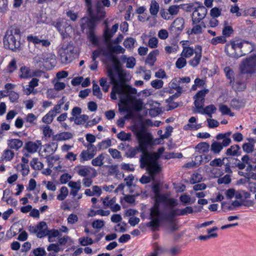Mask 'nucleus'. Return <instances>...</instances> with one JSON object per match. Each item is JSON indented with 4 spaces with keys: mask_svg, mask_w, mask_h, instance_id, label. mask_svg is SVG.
Segmentation results:
<instances>
[{
    "mask_svg": "<svg viewBox=\"0 0 256 256\" xmlns=\"http://www.w3.org/2000/svg\"><path fill=\"white\" fill-rule=\"evenodd\" d=\"M108 76L111 79V82L114 84L110 94V97L112 100L117 99L116 94L120 98L118 104L119 110L120 112H128L130 110V107H132L137 111H140L144 107L142 101L140 99H136L135 94L137 90L135 88H132L125 84L124 74L118 70L108 72Z\"/></svg>",
    "mask_w": 256,
    "mask_h": 256,
    "instance_id": "f257e3e1",
    "label": "nucleus"
},
{
    "mask_svg": "<svg viewBox=\"0 0 256 256\" xmlns=\"http://www.w3.org/2000/svg\"><path fill=\"white\" fill-rule=\"evenodd\" d=\"M134 134L138 142V146L136 148L134 152L140 150L142 152L140 158L141 166L147 167L148 170L152 176L160 172V168L158 164L157 160L160 155L163 153L164 148L163 147L158 149L156 152L152 154L146 152L148 146L150 145L152 139V135L144 129H136Z\"/></svg>",
    "mask_w": 256,
    "mask_h": 256,
    "instance_id": "f03ea898",
    "label": "nucleus"
},
{
    "mask_svg": "<svg viewBox=\"0 0 256 256\" xmlns=\"http://www.w3.org/2000/svg\"><path fill=\"white\" fill-rule=\"evenodd\" d=\"M172 208L166 202H154V206L150 210V226L156 228L163 220H172L170 210Z\"/></svg>",
    "mask_w": 256,
    "mask_h": 256,
    "instance_id": "7ed1b4c3",
    "label": "nucleus"
},
{
    "mask_svg": "<svg viewBox=\"0 0 256 256\" xmlns=\"http://www.w3.org/2000/svg\"><path fill=\"white\" fill-rule=\"evenodd\" d=\"M86 4L88 9V12L92 18L90 20V25L89 28V32L88 34V38L90 41L94 44L96 45L98 44V38L96 36L93 28L94 26V20L102 18L104 17L105 16V12H104L103 8L102 6V4L100 2H98L96 4V10H97V16L95 17L92 14V2L91 0H84Z\"/></svg>",
    "mask_w": 256,
    "mask_h": 256,
    "instance_id": "20e7f679",
    "label": "nucleus"
},
{
    "mask_svg": "<svg viewBox=\"0 0 256 256\" xmlns=\"http://www.w3.org/2000/svg\"><path fill=\"white\" fill-rule=\"evenodd\" d=\"M239 70L242 74L250 78L256 74V54H251L243 58L239 64Z\"/></svg>",
    "mask_w": 256,
    "mask_h": 256,
    "instance_id": "39448f33",
    "label": "nucleus"
},
{
    "mask_svg": "<svg viewBox=\"0 0 256 256\" xmlns=\"http://www.w3.org/2000/svg\"><path fill=\"white\" fill-rule=\"evenodd\" d=\"M34 61L38 66H43L47 70H52L56 63V55L50 52H46L38 55L34 58Z\"/></svg>",
    "mask_w": 256,
    "mask_h": 256,
    "instance_id": "423d86ee",
    "label": "nucleus"
},
{
    "mask_svg": "<svg viewBox=\"0 0 256 256\" xmlns=\"http://www.w3.org/2000/svg\"><path fill=\"white\" fill-rule=\"evenodd\" d=\"M194 54V56L190 60L188 63L192 67L198 66L200 62L202 56V48L200 45L196 46L194 49L192 47L184 48L181 52V56L185 58H189Z\"/></svg>",
    "mask_w": 256,
    "mask_h": 256,
    "instance_id": "0eeeda50",
    "label": "nucleus"
},
{
    "mask_svg": "<svg viewBox=\"0 0 256 256\" xmlns=\"http://www.w3.org/2000/svg\"><path fill=\"white\" fill-rule=\"evenodd\" d=\"M75 48L70 42L64 44L58 50L61 62L64 64L71 62L76 56Z\"/></svg>",
    "mask_w": 256,
    "mask_h": 256,
    "instance_id": "6e6552de",
    "label": "nucleus"
},
{
    "mask_svg": "<svg viewBox=\"0 0 256 256\" xmlns=\"http://www.w3.org/2000/svg\"><path fill=\"white\" fill-rule=\"evenodd\" d=\"M19 37L16 30L14 34L12 32H8L4 38V46L12 50H16L20 45V42L18 40Z\"/></svg>",
    "mask_w": 256,
    "mask_h": 256,
    "instance_id": "1a4fd4ad",
    "label": "nucleus"
},
{
    "mask_svg": "<svg viewBox=\"0 0 256 256\" xmlns=\"http://www.w3.org/2000/svg\"><path fill=\"white\" fill-rule=\"evenodd\" d=\"M152 191L154 193V202H166L170 207H174L178 204L176 200L170 198L166 194H160L159 193L158 186L156 184L152 187Z\"/></svg>",
    "mask_w": 256,
    "mask_h": 256,
    "instance_id": "9d476101",
    "label": "nucleus"
},
{
    "mask_svg": "<svg viewBox=\"0 0 256 256\" xmlns=\"http://www.w3.org/2000/svg\"><path fill=\"white\" fill-rule=\"evenodd\" d=\"M239 40H230L225 46V52L227 55L233 58H238L241 57L240 52Z\"/></svg>",
    "mask_w": 256,
    "mask_h": 256,
    "instance_id": "9b49d317",
    "label": "nucleus"
},
{
    "mask_svg": "<svg viewBox=\"0 0 256 256\" xmlns=\"http://www.w3.org/2000/svg\"><path fill=\"white\" fill-rule=\"evenodd\" d=\"M29 231L36 234L38 238H42L46 236L48 232V226L44 222H40L34 226H30Z\"/></svg>",
    "mask_w": 256,
    "mask_h": 256,
    "instance_id": "f8f14e48",
    "label": "nucleus"
},
{
    "mask_svg": "<svg viewBox=\"0 0 256 256\" xmlns=\"http://www.w3.org/2000/svg\"><path fill=\"white\" fill-rule=\"evenodd\" d=\"M75 170L78 174L83 177H86L92 174V178H94L96 176V172L94 168L90 166H86L78 165L75 167Z\"/></svg>",
    "mask_w": 256,
    "mask_h": 256,
    "instance_id": "ddd939ff",
    "label": "nucleus"
},
{
    "mask_svg": "<svg viewBox=\"0 0 256 256\" xmlns=\"http://www.w3.org/2000/svg\"><path fill=\"white\" fill-rule=\"evenodd\" d=\"M184 20L182 18H178L170 26L169 30L172 33L178 35L184 29Z\"/></svg>",
    "mask_w": 256,
    "mask_h": 256,
    "instance_id": "4468645a",
    "label": "nucleus"
},
{
    "mask_svg": "<svg viewBox=\"0 0 256 256\" xmlns=\"http://www.w3.org/2000/svg\"><path fill=\"white\" fill-rule=\"evenodd\" d=\"M101 200L104 207L110 208L113 212H116L120 210V206L116 204V198H110L106 196L104 198H102Z\"/></svg>",
    "mask_w": 256,
    "mask_h": 256,
    "instance_id": "2eb2a0df",
    "label": "nucleus"
},
{
    "mask_svg": "<svg viewBox=\"0 0 256 256\" xmlns=\"http://www.w3.org/2000/svg\"><path fill=\"white\" fill-rule=\"evenodd\" d=\"M208 92V89H204L198 92L194 96V105L196 110H200L202 108L204 100V96Z\"/></svg>",
    "mask_w": 256,
    "mask_h": 256,
    "instance_id": "dca6fc26",
    "label": "nucleus"
},
{
    "mask_svg": "<svg viewBox=\"0 0 256 256\" xmlns=\"http://www.w3.org/2000/svg\"><path fill=\"white\" fill-rule=\"evenodd\" d=\"M240 52L241 56L252 52L254 50V44L248 41L239 40Z\"/></svg>",
    "mask_w": 256,
    "mask_h": 256,
    "instance_id": "f3484780",
    "label": "nucleus"
},
{
    "mask_svg": "<svg viewBox=\"0 0 256 256\" xmlns=\"http://www.w3.org/2000/svg\"><path fill=\"white\" fill-rule=\"evenodd\" d=\"M206 13L207 10L204 6H198L192 12V19L194 22H199L206 16Z\"/></svg>",
    "mask_w": 256,
    "mask_h": 256,
    "instance_id": "a211bd4d",
    "label": "nucleus"
},
{
    "mask_svg": "<svg viewBox=\"0 0 256 256\" xmlns=\"http://www.w3.org/2000/svg\"><path fill=\"white\" fill-rule=\"evenodd\" d=\"M116 70H118L122 72L124 74V78L126 77V74H125L124 71L123 70H120V69H119L118 68H116L114 69H112V68L108 69V72H107L108 76L109 78H110V76H108V72L110 70H112V72H114V71H115ZM110 82H108V78H102L100 80V84L102 87V89L104 92H106L108 91V90H109V88L110 86V84H112L114 85V84L111 82L110 78Z\"/></svg>",
    "mask_w": 256,
    "mask_h": 256,
    "instance_id": "6ab92c4d",
    "label": "nucleus"
},
{
    "mask_svg": "<svg viewBox=\"0 0 256 256\" xmlns=\"http://www.w3.org/2000/svg\"><path fill=\"white\" fill-rule=\"evenodd\" d=\"M41 146L42 142L40 140L30 141L25 144L24 148L28 152L34 154L38 151Z\"/></svg>",
    "mask_w": 256,
    "mask_h": 256,
    "instance_id": "aec40b11",
    "label": "nucleus"
},
{
    "mask_svg": "<svg viewBox=\"0 0 256 256\" xmlns=\"http://www.w3.org/2000/svg\"><path fill=\"white\" fill-rule=\"evenodd\" d=\"M232 134L231 132H228L224 134H220L216 136L217 140H222V143H220L223 147L228 146L232 142L230 136Z\"/></svg>",
    "mask_w": 256,
    "mask_h": 256,
    "instance_id": "412c9836",
    "label": "nucleus"
},
{
    "mask_svg": "<svg viewBox=\"0 0 256 256\" xmlns=\"http://www.w3.org/2000/svg\"><path fill=\"white\" fill-rule=\"evenodd\" d=\"M193 212L192 208L191 206H187L182 210L172 209L170 210V214L172 218L176 216H184L188 214H191Z\"/></svg>",
    "mask_w": 256,
    "mask_h": 256,
    "instance_id": "4be33fe9",
    "label": "nucleus"
},
{
    "mask_svg": "<svg viewBox=\"0 0 256 256\" xmlns=\"http://www.w3.org/2000/svg\"><path fill=\"white\" fill-rule=\"evenodd\" d=\"M68 186L71 188L70 194L75 197L78 195V192L81 188V183L80 180L76 182L70 181L68 183Z\"/></svg>",
    "mask_w": 256,
    "mask_h": 256,
    "instance_id": "5701e85b",
    "label": "nucleus"
},
{
    "mask_svg": "<svg viewBox=\"0 0 256 256\" xmlns=\"http://www.w3.org/2000/svg\"><path fill=\"white\" fill-rule=\"evenodd\" d=\"M160 54V51L158 49L150 52L148 55L146 62L150 66H153L156 60V57Z\"/></svg>",
    "mask_w": 256,
    "mask_h": 256,
    "instance_id": "b1692460",
    "label": "nucleus"
},
{
    "mask_svg": "<svg viewBox=\"0 0 256 256\" xmlns=\"http://www.w3.org/2000/svg\"><path fill=\"white\" fill-rule=\"evenodd\" d=\"M168 87L170 90V93H172V90H174L178 94V96H180L182 92V88L180 86L178 79L177 78H173L168 84Z\"/></svg>",
    "mask_w": 256,
    "mask_h": 256,
    "instance_id": "393cba45",
    "label": "nucleus"
},
{
    "mask_svg": "<svg viewBox=\"0 0 256 256\" xmlns=\"http://www.w3.org/2000/svg\"><path fill=\"white\" fill-rule=\"evenodd\" d=\"M216 110V107L213 104H210L204 108H202L200 110H197L196 112L201 114H207L209 117L212 118V114L215 113Z\"/></svg>",
    "mask_w": 256,
    "mask_h": 256,
    "instance_id": "a878e982",
    "label": "nucleus"
},
{
    "mask_svg": "<svg viewBox=\"0 0 256 256\" xmlns=\"http://www.w3.org/2000/svg\"><path fill=\"white\" fill-rule=\"evenodd\" d=\"M7 144L10 148L18 150L22 146L23 142L19 139L12 138L8 140Z\"/></svg>",
    "mask_w": 256,
    "mask_h": 256,
    "instance_id": "bb28decb",
    "label": "nucleus"
},
{
    "mask_svg": "<svg viewBox=\"0 0 256 256\" xmlns=\"http://www.w3.org/2000/svg\"><path fill=\"white\" fill-rule=\"evenodd\" d=\"M18 76L20 78L26 79L32 77L33 74L29 68L24 66L20 68Z\"/></svg>",
    "mask_w": 256,
    "mask_h": 256,
    "instance_id": "cd10ccee",
    "label": "nucleus"
},
{
    "mask_svg": "<svg viewBox=\"0 0 256 256\" xmlns=\"http://www.w3.org/2000/svg\"><path fill=\"white\" fill-rule=\"evenodd\" d=\"M212 159V156L210 154H202L196 156L195 158V164L197 166L200 165L202 162L206 164Z\"/></svg>",
    "mask_w": 256,
    "mask_h": 256,
    "instance_id": "c85d7f7f",
    "label": "nucleus"
},
{
    "mask_svg": "<svg viewBox=\"0 0 256 256\" xmlns=\"http://www.w3.org/2000/svg\"><path fill=\"white\" fill-rule=\"evenodd\" d=\"M72 137V134L69 132H62L55 135L54 140L56 141H62L69 140Z\"/></svg>",
    "mask_w": 256,
    "mask_h": 256,
    "instance_id": "c756f323",
    "label": "nucleus"
},
{
    "mask_svg": "<svg viewBox=\"0 0 256 256\" xmlns=\"http://www.w3.org/2000/svg\"><path fill=\"white\" fill-rule=\"evenodd\" d=\"M14 153L10 149L4 150L0 158V160L2 162L10 161L14 158Z\"/></svg>",
    "mask_w": 256,
    "mask_h": 256,
    "instance_id": "7c9ffc66",
    "label": "nucleus"
},
{
    "mask_svg": "<svg viewBox=\"0 0 256 256\" xmlns=\"http://www.w3.org/2000/svg\"><path fill=\"white\" fill-rule=\"evenodd\" d=\"M255 142L254 139L249 140V142L244 143L242 145L243 150L246 153H250L254 151Z\"/></svg>",
    "mask_w": 256,
    "mask_h": 256,
    "instance_id": "2f4dec72",
    "label": "nucleus"
},
{
    "mask_svg": "<svg viewBox=\"0 0 256 256\" xmlns=\"http://www.w3.org/2000/svg\"><path fill=\"white\" fill-rule=\"evenodd\" d=\"M64 28L61 32V35L63 38H66L69 36L73 32L72 26L66 22H64Z\"/></svg>",
    "mask_w": 256,
    "mask_h": 256,
    "instance_id": "473e14b6",
    "label": "nucleus"
},
{
    "mask_svg": "<svg viewBox=\"0 0 256 256\" xmlns=\"http://www.w3.org/2000/svg\"><path fill=\"white\" fill-rule=\"evenodd\" d=\"M196 150L200 154L207 152L210 150V145L206 142H201L196 146Z\"/></svg>",
    "mask_w": 256,
    "mask_h": 256,
    "instance_id": "72a5a7b5",
    "label": "nucleus"
},
{
    "mask_svg": "<svg viewBox=\"0 0 256 256\" xmlns=\"http://www.w3.org/2000/svg\"><path fill=\"white\" fill-rule=\"evenodd\" d=\"M68 194V188L64 186H62L59 190L56 199L60 201L64 200Z\"/></svg>",
    "mask_w": 256,
    "mask_h": 256,
    "instance_id": "f704fd0d",
    "label": "nucleus"
},
{
    "mask_svg": "<svg viewBox=\"0 0 256 256\" xmlns=\"http://www.w3.org/2000/svg\"><path fill=\"white\" fill-rule=\"evenodd\" d=\"M196 117L192 116L188 120V123L186 125L191 130H196L201 128L200 124L196 122Z\"/></svg>",
    "mask_w": 256,
    "mask_h": 256,
    "instance_id": "c9c22d12",
    "label": "nucleus"
},
{
    "mask_svg": "<svg viewBox=\"0 0 256 256\" xmlns=\"http://www.w3.org/2000/svg\"><path fill=\"white\" fill-rule=\"evenodd\" d=\"M105 155L103 154H99L96 158L92 160V164L95 166H101L104 164Z\"/></svg>",
    "mask_w": 256,
    "mask_h": 256,
    "instance_id": "e433bc0d",
    "label": "nucleus"
},
{
    "mask_svg": "<svg viewBox=\"0 0 256 256\" xmlns=\"http://www.w3.org/2000/svg\"><path fill=\"white\" fill-rule=\"evenodd\" d=\"M88 119V116L86 114H82L79 116H76V118H71L70 120L71 121L74 120V122L77 124H84Z\"/></svg>",
    "mask_w": 256,
    "mask_h": 256,
    "instance_id": "4c0bfd02",
    "label": "nucleus"
},
{
    "mask_svg": "<svg viewBox=\"0 0 256 256\" xmlns=\"http://www.w3.org/2000/svg\"><path fill=\"white\" fill-rule=\"evenodd\" d=\"M160 9L158 4L155 0H152L150 8V14L152 16H156Z\"/></svg>",
    "mask_w": 256,
    "mask_h": 256,
    "instance_id": "58836bf2",
    "label": "nucleus"
},
{
    "mask_svg": "<svg viewBox=\"0 0 256 256\" xmlns=\"http://www.w3.org/2000/svg\"><path fill=\"white\" fill-rule=\"evenodd\" d=\"M234 88L238 91H242L246 88V84L244 81L237 80L235 83H233Z\"/></svg>",
    "mask_w": 256,
    "mask_h": 256,
    "instance_id": "ea45409f",
    "label": "nucleus"
},
{
    "mask_svg": "<svg viewBox=\"0 0 256 256\" xmlns=\"http://www.w3.org/2000/svg\"><path fill=\"white\" fill-rule=\"evenodd\" d=\"M118 24H116L112 26L111 31H110L108 28L104 32V35L106 36V38L107 40H108L110 38H112L113 36V35L114 34H115L116 32V31L118 30Z\"/></svg>",
    "mask_w": 256,
    "mask_h": 256,
    "instance_id": "a19ab883",
    "label": "nucleus"
},
{
    "mask_svg": "<svg viewBox=\"0 0 256 256\" xmlns=\"http://www.w3.org/2000/svg\"><path fill=\"white\" fill-rule=\"evenodd\" d=\"M80 161L84 163L85 161L91 160L93 156L86 150H82L80 154Z\"/></svg>",
    "mask_w": 256,
    "mask_h": 256,
    "instance_id": "79ce46f5",
    "label": "nucleus"
},
{
    "mask_svg": "<svg viewBox=\"0 0 256 256\" xmlns=\"http://www.w3.org/2000/svg\"><path fill=\"white\" fill-rule=\"evenodd\" d=\"M222 148V145L219 142H214L211 144L210 150L214 154H218Z\"/></svg>",
    "mask_w": 256,
    "mask_h": 256,
    "instance_id": "37998d69",
    "label": "nucleus"
},
{
    "mask_svg": "<svg viewBox=\"0 0 256 256\" xmlns=\"http://www.w3.org/2000/svg\"><path fill=\"white\" fill-rule=\"evenodd\" d=\"M104 225L105 222L100 219L95 220L92 223V228L98 230L102 229Z\"/></svg>",
    "mask_w": 256,
    "mask_h": 256,
    "instance_id": "c03bdc74",
    "label": "nucleus"
},
{
    "mask_svg": "<svg viewBox=\"0 0 256 256\" xmlns=\"http://www.w3.org/2000/svg\"><path fill=\"white\" fill-rule=\"evenodd\" d=\"M240 150V147L238 144L232 146L230 148L226 150V154L227 156H236L238 151Z\"/></svg>",
    "mask_w": 256,
    "mask_h": 256,
    "instance_id": "a18cd8bd",
    "label": "nucleus"
},
{
    "mask_svg": "<svg viewBox=\"0 0 256 256\" xmlns=\"http://www.w3.org/2000/svg\"><path fill=\"white\" fill-rule=\"evenodd\" d=\"M46 158V162L48 163V166L51 168L54 166L55 162L58 161L60 159L59 156L58 155L55 156H45Z\"/></svg>",
    "mask_w": 256,
    "mask_h": 256,
    "instance_id": "49530a36",
    "label": "nucleus"
},
{
    "mask_svg": "<svg viewBox=\"0 0 256 256\" xmlns=\"http://www.w3.org/2000/svg\"><path fill=\"white\" fill-rule=\"evenodd\" d=\"M202 27L200 24L194 25L192 29L188 30V34H198L202 33Z\"/></svg>",
    "mask_w": 256,
    "mask_h": 256,
    "instance_id": "de8ad7c7",
    "label": "nucleus"
},
{
    "mask_svg": "<svg viewBox=\"0 0 256 256\" xmlns=\"http://www.w3.org/2000/svg\"><path fill=\"white\" fill-rule=\"evenodd\" d=\"M48 240L49 242H53L54 240V238L58 237L60 235V232L58 230L52 229L51 230H48Z\"/></svg>",
    "mask_w": 256,
    "mask_h": 256,
    "instance_id": "09e8293b",
    "label": "nucleus"
},
{
    "mask_svg": "<svg viewBox=\"0 0 256 256\" xmlns=\"http://www.w3.org/2000/svg\"><path fill=\"white\" fill-rule=\"evenodd\" d=\"M136 40L132 38H128L124 42V46L128 49L132 50L134 48Z\"/></svg>",
    "mask_w": 256,
    "mask_h": 256,
    "instance_id": "8fccbe9b",
    "label": "nucleus"
},
{
    "mask_svg": "<svg viewBox=\"0 0 256 256\" xmlns=\"http://www.w3.org/2000/svg\"><path fill=\"white\" fill-rule=\"evenodd\" d=\"M31 166L34 170H40L43 168L44 164L38 161V158H34L30 162Z\"/></svg>",
    "mask_w": 256,
    "mask_h": 256,
    "instance_id": "3c124183",
    "label": "nucleus"
},
{
    "mask_svg": "<svg viewBox=\"0 0 256 256\" xmlns=\"http://www.w3.org/2000/svg\"><path fill=\"white\" fill-rule=\"evenodd\" d=\"M117 138L122 141H129L131 140L132 134L122 131L117 134Z\"/></svg>",
    "mask_w": 256,
    "mask_h": 256,
    "instance_id": "603ef678",
    "label": "nucleus"
},
{
    "mask_svg": "<svg viewBox=\"0 0 256 256\" xmlns=\"http://www.w3.org/2000/svg\"><path fill=\"white\" fill-rule=\"evenodd\" d=\"M8 10V0H0V14H6Z\"/></svg>",
    "mask_w": 256,
    "mask_h": 256,
    "instance_id": "864d4df0",
    "label": "nucleus"
},
{
    "mask_svg": "<svg viewBox=\"0 0 256 256\" xmlns=\"http://www.w3.org/2000/svg\"><path fill=\"white\" fill-rule=\"evenodd\" d=\"M224 72L228 79L230 80V83L231 84L234 80V72L231 68L228 66L224 68Z\"/></svg>",
    "mask_w": 256,
    "mask_h": 256,
    "instance_id": "5fc2aeb1",
    "label": "nucleus"
},
{
    "mask_svg": "<svg viewBox=\"0 0 256 256\" xmlns=\"http://www.w3.org/2000/svg\"><path fill=\"white\" fill-rule=\"evenodd\" d=\"M219 110L222 115H229L230 116H234V115L232 112H231L230 108L224 104L219 106Z\"/></svg>",
    "mask_w": 256,
    "mask_h": 256,
    "instance_id": "6e6d98bb",
    "label": "nucleus"
},
{
    "mask_svg": "<svg viewBox=\"0 0 256 256\" xmlns=\"http://www.w3.org/2000/svg\"><path fill=\"white\" fill-rule=\"evenodd\" d=\"M64 104V106L63 109L64 111H67L69 109L70 102H66V98L65 96H62V98L58 102V103L56 105L62 108V106Z\"/></svg>",
    "mask_w": 256,
    "mask_h": 256,
    "instance_id": "4d7b16f0",
    "label": "nucleus"
},
{
    "mask_svg": "<svg viewBox=\"0 0 256 256\" xmlns=\"http://www.w3.org/2000/svg\"><path fill=\"white\" fill-rule=\"evenodd\" d=\"M226 42V40L224 36H218L212 38L210 40V43L213 45H216L218 44H224Z\"/></svg>",
    "mask_w": 256,
    "mask_h": 256,
    "instance_id": "13d9d810",
    "label": "nucleus"
},
{
    "mask_svg": "<svg viewBox=\"0 0 256 256\" xmlns=\"http://www.w3.org/2000/svg\"><path fill=\"white\" fill-rule=\"evenodd\" d=\"M186 58L182 56L178 58L175 64L176 68L181 69L184 67L186 64Z\"/></svg>",
    "mask_w": 256,
    "mask_h": 256,
    "instance_id": "bf43d9fd",
    "label": "nucleus"
},
{
    "mask_svg": "<svg viewBox=\"0 0 256 256\" xmlns=\"http://www.w3.org/2000/svg\"><path fill=\"white\" fill-rule=\"evenodd\" d=\"M110 50L112 52L118 54H124L125 52V49L119 45L116 46H110L108 47Z\"/></svg>",
    "mask_w": 256,
    "mask_h": 256,
    "instance_id": "052dcab7",
    "label": "nucleus"
},
{
    "mask_svg": "<svg viewBox=\"0 0 256 256\" xmlns=\"http://www.w3.org/2000/svg\"><path fill=\"white\" fill-rule=\"evenodd\" d=\"M46 94L47 98L51 99H54L58 96V92L54 88H48Z\"/></svg>",
    "mask_w": 256,
    "mask_h": 256,
    "instance_id": "680f3d73",
    "label": "nucleus"
},
{
    "mask_svg": "<svg viewBox=\"0 0 256 256\" xmlns=\"http://www.w3.org/2000/svg\"><path fill=\"white\" fill-rule=\"evenodd\" d=\"M78 240L80 244L84 246L90 245L94 243L93 240L88 237H82Z\"/></svg>",
    "mask_w": 256,
    "mask_h": 256,
    "instance_id": "e2e57ef3",
    "label": "nucleus"
},
{
    "mask_svg": "<svg viewBox=\"0 0 256 256\" xmlns=\"http://www.w3.org/2000/svg\"><path fill=\"white\" fill-rule=\"evenodd\" d=\"M219 24V22L216 18H212L208 20L207 26H204V28H214L216 27Z\"/></svg>",
    "mask_w": 256,
    "mask_h": 256,
    "instance_id": "0e129e2a",
    "label": "nucleus"
},
{
    "mask_svg": "<svg viewBox=\"0 0 256 256\" xmlns=\"http://www.w3.org/2000/svg\"><path fill=\"white\" fill-rule=\"evenodd\" d=\"M158 40L156 37L150 38L148 45L151 48H156L158 46Z\"/></svg>",
    "mask_w": 256,
    "mask_h": 256,
    "instance_id": "69168bd1",
    "label": "nucleus"
},
{
    "mask_svg": "<svg viewBox=\"0 0 256 256\" xmlns=\"http://www.w3.org/2000/svg\"><path fill=\"white\" fill-rule=\"evenodd\" d=\"M170 16L173 17L174 16L177 15L180 10V7L176 5H172L169 6L168 9Z\"/></svg>",
    "mask_w": 256,
    "mask_h": 256,
    "instance_id": "338daca9",
    "label": "nucleus"
},
{
    "mask_svg": "<svg viewBox=\"0 0 256 256\" xmlns=\"http://www.w3.org/2000/svg\"><path fill=\"white\" fill-rule=\"evenodd\" d=\"M164 250L162 248L159 246H156L154 250L149 254H148L145 256H158L159 254L162 252Z\"/></svg>",
    "mask_w": 256,
    "mask_h": 256,
    "instance_id": "774afa93",
    "label": "nucleus"
}]
</instances>
